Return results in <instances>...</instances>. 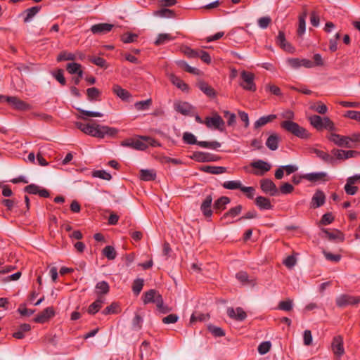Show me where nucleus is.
Listing matches in <instances>:
<instances>
[{
  "label": "nucleus",
  "mask_w": 360,
  "mask_h": 360,
  "mask_svg": "<svg viewBox=\"0 0 360 360\" xmlns=\"http://www.w3.org/2000/svg\"><path fill=\"white\" fill-rule=\"evenodd\" d=\"M117 132L118 130L113 127L96 124H88L85 134L93 137L103 139L105 136H113Z\"/></svg>",
  "instance_id": "f257e3e1"
},
{
  "label": "nucleus",
  "mask_w": 360,
  "mask_h": 360,
  "mask_svg": "<svg viewBox=\"0 0 360 360\" xmlns=\"http://www.w3.org/2000/svg\"><path fill=\"white\" fill-rule=\"evenodd\" d=\"M281 127L300 139H307L310 137V133L305 128L293 121L284 120L281 122Z\"/></svg>",
  "instance_id": "f03ea898"
},
{
  "label": "nucleus",
  "mask_w": 360,
  "mask_h": 360,
  "mask_svg": "<svg viewBox=\"0 0 360 360\" xmlns=\"http://www.w3.org/2000/svg\"><path fill=\"white\" fill-rule=\"evenodd\" d=\"M255 76L252 72L243 70L240 72V86L246 91H255L257 89L255 83Z\"/></svg>",
  "instance_id": "7ed1b4c3"
},
{
  "label": "nucleus",
  "mask_w": 360,
  "mask_h": 360,
  "mask_svg": "<svg viewBox=\"0 0 360 360\" xmlns=\"http://www.w3.org/2000/svg\"><path fill=\"white\" fill-rule=\"evenodd\" d=\"M205 124L209 129H214L220 131H224V121L221 117L217 113L212 117H207L205 120Z\"/></svg>",
  "instance_id": "20e7f679"
},
{
  "label": "nucleus",
  "mask_w": 360,
  "mask_h": 360,
  "mask_svg": "<svg viewBox=\"0 0 360 360\" xmlns=\"http://www.w3.org/2000/svg\"><path fill=\"white\" fill-rule=\"evenodd\" d=\"M11 106L18 110L25 111L31 109V105L16 96H1Z\"/></svg>",
  "instance_id": "39448f33"
},
{
  "label": "nucleus",
  "mask_w": 360,
  "mask_h": 360,
  "mask_svg": "<svg viewBox=\"0 0 360 360\" xmlns=\"http://www.w3.org/2000/svg\"><path fill=\"white\" fill-rule=\"evenodd\" d=\"M250 166L255 169L252 172L253 174L259 176L264 175L271 168V165L269 162L262 160L252 162Z\"/></svg>",
  "instance_id": "423d86ee"
},
{
  "label": "nucleus",
  "mask_w": 360,
  "mask_h": 360,
  "mask_svg": "<svg viewBox=\"0 0 360 360\" xmlns=\"http://www.w3.org/2000/svg\"><path fill=\"white\" fill-rule=\"evenodd\" d=\"M328 139L339 147H345L350 148L349 144V136H342L335 133H330L328 136Z\"/></svg>",
  "instance_id": "0eeeda50"
},
{
  "label": "nucleus",
  "mask_w": 360,
  "mask_h": 360,
  "mask_svg": "<svg viewBox=\"0 0 360 360\" xmlns=\"http://www.w3.org/2000/svg\"><path fill=\"white\" fill-rule=\"evenodd\" d=\"M260 188L265 193H269L271 196L278 194V188L272 180L269 179H263L260 180Z\"/></svg>",
  "instance_id": "6e6552de"
},
{
  "label": "nucleus",
  "mask_w": 360,
  "mask_h": 360,
  "mask_svg": "<svg viewBox=\"0 0 360 360\" xmlns=\"http://www.w3.org/2000/svg\"><path fill=\"white\" fill-rule=\"evenodd\" d=\"M288 64L294 69H297L300 67L306 68H312L314 67V63L309 59L292 58L287 60Z\"/></svg>",
  "instance_id": "1a4fd4ad"
},
{
  "label": "nucleus",
  "mask_w": 360,
  "mask_h": 360,
  "mask_svg": "<svg viewBox=\"0 0 360 360\" xmlns=\"http://www.w3.org/2000/svg\"><path fill=\"white\" fill-rule=\"evenodd\" d=\"M331 348L333 354L339 359L345 354L343 338L342 336L337 335L333 338Z\"/></svg>",
  "instance_id": "9d476101"
},
{
  "label": "nucleus",
  "mask_w": 360,
  "mask_h": 360,
  "mask_svg": "<svg viewBox=\"0 0 360 360\" xmlns=\"http://www.w3.org/2000/svg\"><path fill=\"white\" fill-rule=\"evenodd\" d=\"M360 298L348 295H342L336 298V304L340 307H344L347 305L358 304Z\"/></svg>",
  "instance_id": "9b49d317"
},
{
  "label": "nucleus",
  "mask_w": 360,
  "mask_h": 360,
  "mask_svg": "<svg viewBox=\"0 0 360 360\" xmlns=\"http://www.w3.org/2000/svg\"><path fill=\"white\" fill-rule=\"evenodd\" d=\"M302 178L312 183L326 181L328 180V174L325 172L304 174L302 175Z\"/></svg>",
  "instance_id": "f8f14e48"
},
{
  "label": "nucleus",
  "mask_w": 360,
  "mask_h": 360,
  "mask_svg": "<svg viewBox=\"0 0 360 360\" xmlns=\"http://www.w3.org/2000/svg\"><path fill=\"white\" fill-rule=\"evenodd\" d=\"M227 314L231 319L238 321H243L247 317L245 311L241 307H237L236 309L229 307L227 309Z\"/></svg>",
  "instance_id": "ddd939ff"
},
{
  "label": "nucleus",
  "mask_w": 360,
  "mask_h": 360,
  "mask_svg": "<svg viewBox=\"0 0 360 360\" xmlns=\"http://www.w3.org/2000/svg\"><path fill=\"white\" fill-rule=\"evenodd\" d=\"M55 315L54 309L52 307H49L44 309L34 319L36 323H44L47 322L51 317Z\"/></svg>",
  "instance_id": "4468645a"
},
{
  "label": "nucleus",
  "mask_w": 360,
  "mask_h": 360,
  "mask_svg": "<svg viewBox=\"0 0 360 360\" xmlns=\"http://www.w3.org/2000/svg\"><path fill=\"white\" fill-rule=\"evenodd\" d=\"M113 26V25L110 23H98L93 25L91 27L90 30L94 34L101 35L110 32Z\"/></svg>",
  "instance_id": "2eb2a0df"
},
{
  "label": "nucleus",
  "mask_w": 360,
  "mask_h": 360,
  "mask_svg": "<svg viewBox=\"0 0 360 360\" xmlns=\"http://www.w3.org/2000/svg\"><path fill=\"white\" fill-rule=\"evenodd\" d=\"M325 202L326 195L321 190H317L311 198V207L314 209L318 208L322 206Z\"/></svg>",
  "instance_id": "dca6fc26"
},
{
  "label": "nucleus",
  "mask_w": 360,
  "mask_h": 360,
  "mask_svg": "<svg viewBox=\"0 0 360 360\" xmlns=\"http://www.w3.org/2000/svg\"><path fill=\"white\" fill-rule=\"evenodd\" d=\"M311 152L313 153L316 154V155L318 158H319L321 160H322L323 162H325L328 164H330V165H333L336 162L335 158L333 157L332 155H330L327 152H325L323 150H319L317 148H313L311 150Z\"/></svg>",
  "instance_id": "f3484780"
},
{
  "label": "nucleus",
  "mask_w": 360,
  "mask_h": 360,
  "mask_svg": "<svg viewBox=\"0 0 360 360\" xmlns=\"http://www.w3.org/2000/svg\"><path fill=\"white\" fill-rule=\"evenodd\" d=\"M212 202V197L211 195H208L200 205V210L206 217H210L212 214V210L211 209Z\"/></svg>",
  "instance_id": "a211bd4d"
},
{
  "label": "nucleus",
  "mask_w": 360,
  "mask_h": 360,
  "mask_svg": "<svg viewBox=\"0 0 360 360\" xmlns=\"http://www.w3.org/2000/svg\"><path fill=\"white\" fill-rule=\"evenodd\" d=\"M236 278L244 285L254 286L256 285V280L253 278H250L245 271H239L236 274Z\"/></svg>",
  "instance_id": "6ab92c4d"
},
{
  "label": "nucleus",
  "mask_w": 360,
  "mask_h": 360,
  "mask_svg": "<svg viewBox=\"0 0 360 360\" xmlns=\"http://www.w3.org/2000/svg\"><path fill=\"white\" fill-rule=\"evenodd\" d=\"M277 117L276 115L271 114L266 116H262L259 117L257 120L254 123V128L255 129H259L262 127L265 126L268 123L273 122Z\"/></svg>",
  "instance_id": "aec40b11"
},
{
  "label": "nucleus",
  "mask_w": 360,
  "mask_h": 360,
  "mask_svg": "<svg viewBox=\"0 0 360 360\" xmlns=\"http://www.w3.org/2000/svg\"><path fill=\"white\" fill-rule=\"evenodd\" d=\"M152 139L147 136H141L139 139H134V149L144 150L151 143Z\"/></svg>",
  "instance_id": "412c9836"
},
{
  "label": "nucleus",
  "mask_w": 360,
  "mask_h": 360,
  "mask_svg": "<svg viewBox=\"0 0 360 360\" xmlns=\"http://www.w3.org/2000/svg\"><path fill=\"white\" fill-rule=\"evenodd\" d=\"M276 42L281 48L286 51L292 52L294 50L293 47L286 41L285 34L282 31H279Z\"/></svg>",
  "instance_id": "4be33fe9"
},
{
  "label": "nucleus",
  "mask_w": 360,
  "mask_h": 360,
  "mask_svg": "<svg viewBox=\"0 0 360 360\" xmlns=\"http://www.w3.org/2000/svg\"><path fill=\"white\" fill-rule=\"evenodd\" d=\"M279 141V135L276 133H273L267 138L266 141V146L269 149L271 150H276L278 148Z\"/></svg>",
  "instance_id": "5701e85b"
},
{
  "label": "nucleus",
  "mask_w": 360,
  "mask_h": 360,
  "mask_svg": "<svg viewBox=\"0 0 360 360\" xmlns=\"http://www.w3.org/2000/svg\"><path fill=\"white\" fill-rule=\"evenodd\" d=\"M255 205L260 210H271L273 206L270 200L264 196H258L255 199Z\"/></svg>",
  "instance_id": "b1692460"
},
{
  "label": "nucleus",
  "mask_w": 360,
  "mask_h": 360,
  "mask_svg": "<svg viewBox=\"0 0 360 360\" xmlns=\"http://www.w3.org/2000/svg\"><path fill=\"white\" fill-rule=\"evenodd\" d=\"M230 202V198L226 196H221L214 203V209L216 212H221L226 208V206Z\"/></svg>",
  "instance_id": "393cba45"
},
{
  "label": "nucleus",
  "mask_w": 360,
  "mask_h": 360,
  "mask_svg": "<svg viewBox=\"0 0 360 360\" xmlns=\"http://www.w3.org/2000/svg\"><path fill=\"white\" fill-rule=\"evenodd\" d=\"M112 92L123 101H127L129 98L131 97L130 93L128 91L122 89L118 84L113 85Z\"/></svg>",
  "instance_id": "a878e982"
},
{
  "label": "nucleus",
  "mask_w": 360,
  "mask_h": 360,
  "mask_svg": "<svg viewBox=\"0 0 360 360\" xmlns=\"http://www.w3.org/2000/svg\"><path fill=\"white\" fill-rule=\"evenodd\" d=\"M170 82L179 89L185 91H188V86L179 77L174 74H170L169 76Z\"/></svg>",
  "instance_id": "bb28decb"
},
{
  "label": "nucleus",
  "mask_w": 360,
  "mask_h": 360,
  "mask_svg": "<svg viewBox=\"0 0 360 360\" xmlns=\"http://www.w3.org/2000/svg\"><path fill=\"white\" fill-rule=\"evenodd\" d=\"M40 9L41 7L37 6L26 9L24 11V22L27 23L30 22L32 18L39 12Z\"/></svg>",
  "instance_id": "cd10ccee"
},
{
  "label": "nucleus",
  "mask_w": 360,
  "mask_h": 360,
  "mask_svg": "<svg viewBox=\"0 0 360 360\" xmlns=\"http://www.w3.org/2000/svg\"><path fill=\"white\" fill-rule=\"evenodd\" d=\"M161 296L155 290L151 289L144 293L143 302L144 304H148L150 302L155 303L158 300V297Z\"/></svg>",
  "instance_id": "c85d7f7f"
},
{
  "label": "nucleus",
  "mask_w": 360,
  "mask_h": 360,
  "mask_svg": "<svg viewBox=\"0 0 360 360\" xmlns=\"http://www.w3.org/2000/svg\"><path fill=\"white\" fill-rule=\"evenodd\" d=\"M77 110L80 112V115H77V117L84 120H87L89 117H101L103 116V114L100 112L85 110L82 108H77Z\"/></svg>",
  "instance_id": "c756f323"
},
{
  "label": "nucleus",
  "mask_w": 360,
  "mask_h": 360,
  "mask_svg": "<svg viewBox=\"0 0 360 360\" xmlns=\"http://www.w3.org/2000/svg\"><path fill=\"white\" fill-rule=\"evenodd\" d=\"M103 303V298L102 297H98L95 302L89 305L88 308V313L90 314H95L100 310Z\"/></svg>",
  "instance_id": "7c9ffc66"
},
{
  "label": "nucleus",
  "mask_w": 360,
  "mask_h": 360,
  "mask_svg": "<svg viewBox=\"0 0 360 360\" xmlns=\"http://www.w3.org/2000/svg\"><path fill=\"white\" fill-rule=\"evenodd\" d=\"M198 88L207 96L214 97L216 95L214 89L206 82L201 81L198 84Z\"/></svg>",
  "instance_id": "2f4dec72"
},
{
  "label": "nucleus",
  "mask_w": 360,
  "mask_h": 360,
  "mask_svg": "<svg viewBox=\"0 0 360 360\" xmlns=\"http://www.w3.org/2000/svg\"><path fill=\"white\" fill-rule=\"evenodd\" d=\"M201 170L209 174H220L226 172V168L218 166H204Z\"/></svg>",
  "instance_id": "473e14b6"
},
{
  "label": "nucleus",
  "mask_w": 360,
  "mask_h": 360,
  "mask_svg": "<svg viewBox=\"0 0 360 360\" xmlns=\"http://www.w3.org/2000/svg\"><path fill=\"white\" fill-rule=\"evenodd\" d=\"M243 207L238 205L234 207L231 208L228 212L224 214L221 219L226 220L229 218H234L238 216L242 211Z\"/></svg>",
  "instance_id": "72a5a7b5"
},
{
  "label": "nucleus",
  "mask_w": 360,
  "mask_h": 360,
  "mask_svg": "<svg viewBox=\"0 0 360 360\" xmlns=\"http://www.w3.org/2000/svg\"><path fill=\"white\" fill-rule=\"evenodd\" d=\"M95 288L96 294L98 297H101V295H106L108 293L110 286L106 281H101L96 285Z\"/></svg>",
  "instance_id": "f704fd0d"
},
{
  "label": "nucleus",
  "mask_w": 360,
  "mask_h": 360,
  "mask_svg": "<svg viewBox=\"0 0 360 360\" xmlns=\"http://www.w3.org/2000/svg\"><path fill=\"white\" fill-rule=\"evenodd\" d=\"M86 94L91 102L100 101L101 91L96 87L87 89Z\"/></svg>",
  "instance_id": "c9c22d12"
},
{
  "label": "nucleus",
  "mask_w": 360,
  "mask_h": 360,
  "mask_svg": "<svg viewBox=\"0 0 360 360\" xmlns=\"http://www.w3.org/2000/svg\"><path fill=\"white\" fill-rule=\"evenodd\" d=\"M156 177V173L153 169H141L140 171V178L143 181H152Z\"/></svg>",
  "instance_id": "e433bc0d"
},
{
  "label": "nucleus",
  "mask_w": 360,
  "mask_h": 360,
  "mask_svg": "<svg viewBox=\"0 0 360 360\" xmlns=\"http://www.w3.org/2000/svg\"><path fill=\"white\" fill-rule=\"evenodd\" d=\"M222 186L228 190H236L240 189L243 187L242 183L239 180L226 181L223 183Z\"/></svg>",
  "instance_id": "4c0bfd02"
},
{
  "label": "nucleus",
  "mask_w": 360,
  "mask_h": 360,
  "mask_svg": "<svg viewBox=\"0 0 360 360\" xmlns=\"http://www.w3.org/2000/svg\"><path fill=\"white\" fill-rule=\"evenodd\" d=\"M307 17V11H304L300 16H299V26L297 29V34L301 36L305 32L306 30V22L305 20Z\"/></svg>",
  "instance_id": "58836bf2"
},
{
  "label": "nucleus",
  "mask_w": 360,
  "mask_h": 360,
  "mask_svg": "<svg viewBox=\"0 0 360 360\" xmlns=\"http://www.w3.org/2000/svg\"><path fill=\"white\" fill-rule=\"evenodd\" d=\"M155 15L159 16L160 18H175L176 14L175 12L172 10L168 8H162L160 10L156 11L154 13Z\"/></svg>",
  "instance_id": "ea45409f"
},
{
  "label": "nucleus",
  "mask_w": 360,
  "mask_h": 360,
  "mask_svg": "<svg viewBox=\"0 0 360 360\" xmlns=\"http://www.w3.org/2000/svg\"><path fill=\"white\" fill-rule=\"evenodd\" d=\"M174 39L170 34L162 33L159 34L157 39L155 41V44L157 46L164 44L168 41H170Z\"/></svg>",
  "instance_id": "a19ab883"
},
{
  "label": "nucleus",
  "mask_w": 360,
  "mask_h": 360,
  "mask_svg": "<svg viewBox=\"0 0 360 360\" xmlns=\"http://www.w3.org/2000/svg\"><path fill=\"white\" fill-rule=\"evenodd\" d=\"M309 121L310 124L316 129H322V123L323 122V118H322L319 115H312L309 117Z\"/></svg>",
  "instance_id": "79ce46f5"
},
{
  "label": "nucleus",
  "mask_w": 360,
  "mask_h": 360,
  "mask_svg": "<svg viewBox=\"0 0 360 360\" xmlns=\"http://www.w3.org/2000/svg\"><path fill=\"white\" fill-rule=\"evenodd\" d=\"M175 109L179 112L186 115L190 112L191 106L189 103L186 102L179 103L175 105Z\"/></svg>",
  "instance_id": "37998d69"
},
{
  "label": "nucleus",
  "mask_w": 360,
  "mask_h": 360,
  "mask_svg": "<svg viewBox=\"0 0 360 360\" xmlns=\"http://www.w3.org/2000/svg\"><path fill=\"white\" fill-rule=\"evenodd\" d=\"M177 64L179 65V66L184 68L186 72L189 73L193 75H198L200 72V70L198 68L190 66L184 60L178 61Z\"/></svg>",
  "instance_id": "c03bdc74"
},
{
  "label": "nucleus",
  "mask_w": 360,
  "mask_h": 360,
  "mask_svg": "<svg viewBox=\"0 0 360 360\" xmlns=\"http://www.w3.org/2000/svg\"><path fill=\"white\" fill-rule=\"evenodd\" d=\"M151 104H152V100L150 98H149V99H147L145 101L136 102L134 104V107L137 110H139V111L140 110H146L149 108V107L150 106Z\"/></svg>",
  "instance_id": "a18cd8bd"
},
{
  "label": "nucleus",
  "mask_w": 360,
  "mask_h": 360,
  "mask_svg": "<svg viewBox=\"0 0 360 360\" xmlns=\"http://www.w3.org/2000/svg\"><path fill=\"white\" fill-rule=\"evenodd\" d=\"M310 109H311L312 110H314L320 114H326L328 111L327 106L320 101L312 104L310 106Z\"/></svg>",
  "instance_id": "49530a36"
},
{
  "label": "nucleus",
  "mask_w": 360,
  "mask_h": 360,
  "mask_svg": "<svg viewBox=\"0 0 360 360\" xmlns=\"http://www.w3.org/2000/svg\"><path fill=\"white\" fill-rule=\"evenodd\" d=\"M103 255L110 260H112L116 257V251L112 246L108 245L103 250Z\"/></svg>",
  "instance_id": "de8ad7c7"
},
{
  "label": "nucleus",
  "mask_w": 360,
  "mask_h": 360,
  "mask_svg": "<svg viewBox=\"0 0 360 360\" xmlns=\"http://www.w3.org/2000/svg\"><path fill=\"white\" fill-rule=\"evenodd\" d=\"M92 176L96 178H99L101 179L109 181L112 179V176L110 173L105 172V170H96L93 172Z\"/></svg>",
  "instance_id": "09e8293b"
},
{
  "label": "nucleus",
  "mask_w": 360,
  "mask_h": 360,
  "mask_svg": "<svg viewBox=\"0 0 360 360\" xmlns=\"http://www.w3.org/2000/svg\"><path fill=\"white\" fill-rule=\"evenodd\" d=\"M75 59V54L69 53L68 51H62L57 57V61L63 60H74Z\"/></svg>",
  "instance_id": "8fccbe9b"
},
{
  "label": "nucleus",
  "mask_w": 360,
  "mask_h": 360,
  "mask_svg": "<svg viewBox=\"0 0 360 360\" xmlns=\"http://www.w3.org/2000/svg\"><path fill=\"white\" fill-rule=\"evenodd\" d=\"M143 286V280L141 278H137L134 281L132 290L136 295H138Z\"/></svg>",
  "instance_id": "3c124183"
},
{
  "label": "nucleus",
  "mask_w": 360,
  "mask_h": 360,
  "mask_svg": "<svg viewBox=\"0 0 360 360\" xmlns=\"http://www.w3.org/2000/svg\"><path fill=\"white\" fill-rule=\"evenodd\" d=\"M292 300L288 299L286 300H283L279 302L278 309L281 310L289 311L292 309Z\"/></svg>",
  "instance_id": "603ef678"
},
{
  "label": "nucleus",
  "mask_w": 360,
  "mask_h": 360,
  "mask_svg": "<svg viewBox=\"0 0 360 360\" xmlns=\"http://www.w3.org/2000/svg\"><path fill=\"white\" fill-rule=\"evenodd\" d=\"M271 347V343L269 341L262 342L258 346V349H257L258 352L260 354L264 355V354H266L270 350Z\"/></svg>",
  "instance_id": "864d4df0"
},
{
  "label": "nucleus",
  "mask_w": 360,
  "mask_h": 360,
  "mask_svg": "<svg viewBox=\"0 0 360 360\" xmlns=\"http://www.w3.org/2000/svg\"><path fill=\"white\" fill-rule=\"evenodd\" d=\"M143 319L142 317L136 314L134 318L132 320V328L134 330H139L142 327Z\"/></svg>",
  "instance_id": "5fc2aeb1"
},
{
  "label": "nucleus",
  "mask_w": 360,
  "mask_h": 360,
  "mask_svg": "<svg viewBox=\"0 0 360 360\" xmlns=\"http://www.w3.org/2000/svg\"><path fill=\"white\" fill-rule=\"evenodd\" d=\"M207 153L198 151L193 153L192 156L191 157L193 160L199 162H205L207 159H206Z\"/></svg>",
  "instance_id": "6e6d98bb"
},
{
  "label": "nucleus",
  "mask_w": 360,
  "mask_h": 360,
  "mask_svg": "<svg viewBox=\"0 0 360 360\" xmlns=\"http://www.w3.org/2000/svg\"><path fill=\"white\" fill-rule=\"evenodd\" d=\"M271 22V18L269 16H264L257 20L258 26L262 29H266Z\"/></svg>",
  "instance_id": "4d7b16f0"
},
{
  "label": "nucleus",
  "mask_w": 360,
  "mask_h": 360,
  "mask_svg": "<svg viewBox=\"0 0 360 360\" xmlns=\"http://www.w3.org/2000/svg\"><path fill=\"white\" fill-rule=\"evenodd\" d=\"M183 141L187 144H197L198 142L195 136L190 132L184 133Z\"/></svg>",
  "instance_id": "13d9d810"
},
{
  "label": "nucleus",
  "mask_w": 360,
  "mask_h": 360,
  "mask_svg": "<svg viewBox=\"0 0 360 360\" xmlns=\"http://www.w3.org/2000/svg\"><path fill=\"white\" fill-rule=\"evenodd\" d=\"M354 185V184L349 183L347 179V183L345 186V191L347 194L353 195L356 193L358 188Z\"/></svg>",
  "instance_id": "bf43d9fd"
},
{
  "label": "nucleus",
  "mask_w": 360,
  "mask_h": 360,
  "mask_svg": "<svg viewBox=\"0 0 360 360\" xmlns=\"http://www.w3.org/2000/svg\"><path fill=\"white\" fill-rule=\"evenodd\" d=\"M156 306L158 310L162 313L166 314L169 311V309L167 306L164 305L162 296L158 297V300H156Z\"/></svg>",
  "instance_id": "052dcab7"
},
{
  "label": "nucleus",
  "mask_w": 360,
  "mask_h": 360,
  "mask_svg": "<svg viewBox=\"0 0 360 360\" xmlns=\"http://www.w3.org/2000/svg\"><path fill=\"white\" fill-rule=\"evenodd\" d=\"M326 129L329 131H335V127L334 123L328 117H323V122L322 123V129Z\"/></svg>",
  "instance_id": "680f3d73"
},
{
  "label": "nucleus",
  "mask_w": 360,
  "mask_h": 360,
  "mask_svg": "<svg viewBox=\"0 0 360 360\" xmlns=\"http://www.w3.org/2000/svg\"><path fill=\"white\" fill-rule=\"evenodd\" d=\"M137 37L136 34L127 33L122 36V41L125 44L131 43L136 41Z\"/></svg>",
  "instance_id": "e2e57ef3"
},
{
  "label": "nucleus",
  "mask_w": 360,
  "mask_h": 360,
  "mask_svg": "<svg viewBox=\"0 0 360 360\" xmlns=\"http://www.w3.org/2000/svg\"><path fill=\"white\" fill-rule=\"evenodd\" d=\"M241 191L245 193L246 196L250 199H252L255 194V188L252 186H243Z\"/></svg>",
  "instance_id": "0e129e2a"
},
{
  "label": "nucleus",
  "mask_w": 360,
  "mask_h": 360,
  "mask_svg": "<svg viewBox=\"0 0 360 360\" xmlns=\"http://www.w3.org/2000/svg\"><path fill=\"white\" fill-rule=\"evenodd\" d=\"M81 68V65L77 63H70L67 65V70L70 74H76Z\"/></svg>",
  "instance_id": "69168bd1"
},
{
  "label": "nucleus",
  "mask_w": 360,
  "mask_h": 360,
  "mask_svg": "<svg viewBox=\"0 0 360 360\" xmlns=\"http://www.w3.org/2000/svg\"><path fill=\"white\" fill-rule=\"evenodd\" d=\"M294 190V187L289 183H284L280 187V191L282 194L286 195L291 193Z\"/></svg>",
  "instance_id": "338daca9"
},
{
  "label": "nucleus",
  "mask_w": 360,
  "mask_h": 360,
  "mask_svg": "<svg viewBox=\"0 0 360 360\" xmlns=\"http://www.w3.org/2000/svg\"><path fill=\"white\" fill-rule=\"evenodd\" d=\"M345 117L360 122V111L348 110L346 112Z\"/></svg>",
  "instance_id": "774afa93"
}]
</instances>
